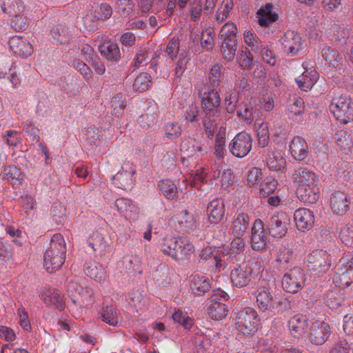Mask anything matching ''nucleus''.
<instances>
[{
  "label": "nucleus",
  "mask_w": 353,
  "mask_h": 353,
  "mask_svg": "<svg viewBox=\"0 0 353 353\" xmlns=\"http://www.w3.org/2000/svg\"><path fill=\"white\" fill-rule=\"evenodd\" d=\"M67 294L71 300L70 305L73 315L80 316L81 311L94 303V291L84 279H72L67 285Z\"/></svg>",
  "instance_id": "f257e3e1"
},
{
  "label": "nucleus",
  "mask_w": 353,
  "mask_h": 353,
  "mask_svg": "<svg viewBox=\"0 0 353 353\" xmlns=\"http://www.w3.org/2000/svg\"><path fill=\"white\" fill-rule=\"evenodd\" d=\"M160 250L173 260L186 261L190 259L195 248L193 244L185 238L165 236L160 243Z\"/></svg>",
  "instance_id": "f03ea898"
},
{
  "label": "nucleus",
  "mask_w": 353,
  "mask_h": 353,
  "mask_svg": "<svg viewBox=\"0 0 353 353\" xmlns=\"http://www.w3.org/2000/svg\"><path fill=\"white\" fill-rule=\"evenodd\" d=\"M65 253L66 243L63 236L59 233L54 234L43 256L46 270L50 273L59 270L65 261Z\"/></svg>",
  "instance_id": "7ed1b4c3"
},
{
  "label": "nucleus",
  "mask_w": 353,
  "mask_h": 353,
  "mask_svg": "<svg viewBox=\"0 0 353 353\" xmlns=\"http://www.w3.org/2000/svg\"><path fill=\"white\" fill-rule=\"evenodd\" d=\"M230 280L232 284L237 288L247 285L252 277L259 272V265L255 259H251L247 262L236 263L231 267Z\"/></svg>",
  "instance_id": "20e7f679"
},
{
  "label": "nucleus",
  "mask_w": 353,
  "mask_h": 353,
  "mask_svg": "<svg viewBox=\"0 0 353 353\" xmlns=\"http://www.w3.org/2000/svg\"><path fill=\"white\" fill-rule=\"evenodd\" d=\"M333 283L339 288L348 287L353 283V256L344 254L339 260L333 276Z\"/></svg>",
  "instance_id": "39448f33"
},
{
  "label": "nucleus",
  "mask_w": 353,
  "mask_h": 353,
  "mask_svg": "<svg viewBox=\"0 0 353 353\" xmlns=\"http://www.w3.org/2000/svg\"><path fill=\"white\" fill-rule=\"evenodd\" d=\"M305 263L316 274L326 272L332 266V256L325 250L315 248L307 254Z\"/></svg>",
  "instance_id": "423d86ee"
},
{
  "label": "nucleus",
  "mask_w": 353,
  "mask_h": 353,
  "mask_svg": "<svg viewBox=\"0 0 353 353\" xmlns=\"http://www.w3.org/2000/svg\"><path fill=\"white\" fill-rule=\"evenodd\" d=\"M330 110L337 121L343 124L353 121V101L347 96H340L332 99Z\"/></svg>",
  "instance_id": "0eeeda50"
},
{
  "label": "nucleus",
  "mask_w": 353,
  "mask_h": 353,
  "mask_svg": "<svg viewBox=\"0 0 353 353\" xmlns=\"http://www.w3.org/2000/svg\"><path fill=\"white\" fill-rule=\"evenodd\" d=\"M258 314L252 307L240 310L236 317V328L243 334L254 332L258 325Z\"/></svg>",
  "instance_id": "6e6552de"
},
{
  "label": "nucleus",
  "mask_w": 353,
  "mask_h": 353,
  "mask_svg": "<svg viewBox=\"0 0 353 353\" xmlns=\"http://www.w3.org/2000/svg\"><path fill=\"white\" fill-rule=\"evenodd\" d=\"M305 277L300 267H294L286 272L282 279L283 289L289 293H296L305 285Z\"/></svg>",
  "instance_id": "1a4fd4ad"
},
{
  "label": "nucleus",
  "mask_w": 353,
  "mask_h": 353,
  "mask_svg": "<svg viewBox=\"0 0 353 353\" xmlns=\"http://www.w3.org/2000/svg\"><path fill=\"white\" fill-rule=\"evenodd\" d=\"M228 297V295L223 291H218L211 296L208 307L211 319L219 321L226 317L228 309L223 301H226Z\"/></svg>",
  "instance_id": "9d476101"
},
{
  "label": "nucleus",
  "mask_w": 353,
  "mask_h": 353,
  "mask_svg": "<svg viewBox=\"0 0 353 353\" xmlns=\"http://www.w3.org/2000/svg\"><path fill=\"white\" fill-rule=\"evenodd\" d=\"M252 147V137L245 132H241L236 134L228 145L230 153L237 158H243L247 156Z\"/></svg>",
  "instance_id": "9b49d317"
},
{
  "label": "nucleus",
  "mask_w": 353,
  "mask_h": 353,
  "mask_svg": "<svg viewBox=\"0 0 353 353\" xmlns=\"http://www.w3.org/2000/svg\"><path fill=\"white\" fill-rule=\"evenodd\" d=\"M331 332V327L327 322L316 320L310 325L307 338L312 344L321 345L327 341Z\"/></svg>",
  "instance_id": "f8f14e48"
},
{
  "label": "nucleus",
  "mask_w": 353,
  "mask_h": 353,
  "mask_svg": "<svg viewBox=\"0 0 353 353\" xmlns=\"http://www.w3.org/2000/svg\"><path fill=\"white\" fill-rule=\"evenodd\" d=\"M220 89L207 86L205 90L201 94V103L205 112L212 113L220 116L219 107L221 105Z\"/></svg>",
  "instance_id": "ddd939ff"
},
{
  "label": "nucleus",
  "mask_w": 353,
  "mask_h": 353,
  "mask_svg": "<svg viewBox=\"0 0 353 353\" xmlns=\"http://www.w3.org/2000/svg\"><path fill=\"white\" fill-rule=\"evenodd\" d=\"M290 218L283 212L273 214L268 222L270 234L276 238H281L288 231Z\"/></svg>",
  "instance_id": "4468645a"
},
{
  "label": "nucleus",
  "mask_w": 353,
  "mask_h": 353,
  "mask_svg": "<svg viewBox=\"0 0 353 353\" xmlns=\"http://www.w3.org/2000/svg\"><path fill=\"white\" fill-rule=\"evenodd\" d=\"M8 45L10 50L21 58H27L34 52L33 46L27 38L22 36L15 35L10 37Z\"/></svg>",
  "instance_id": "2eb2a0df"
},
{
  "label": "nucleus",
  "mask_w": 353,
  "mask_h": 353,
  "mask_svg": "<svg viewBox=\"0 0 353 353\" xmlns=\"http://www.w3.org/2000/svg\"><path fill=\"white\" fill-rule=\"evenodd\" d=\"M117 211L130 223L136 222L139 217V209L132 200L126 198H119L114 202Z\"/></svg>",
  "instance_id": "dca6fc26"
},
{
  "label": "nucleus",
  "mask_w": 353,
  "mask_h": 353,
  "mask_svg": "<svg viewBox=\"0 0 353 353\" xmlns=\"http://www.w3.org/2000/svg\"><path fill=\"white\" fill-rule=\"evenodd\" d=\"M294 220L297 229L303 232L310 230L315 224L314 212L305 208H300L295 210Z\"/></svg>",
  "instance_id": "f3484780"
},
{
  "label": "nucleus",
  "mask_w": 353,
  "mask_h": 353,
  "mask_svg": "<svg viewBox=\"0 0 353 353\" xmlns=\"http://www.w3.org/2000/svg\"><path fill=\"white\" fill-rule=\"evenodd\" d=\"M281 43L284 50L291 56L297 54L302 49V39L294 30H288L281 39Z\"/></svg>",
  "instance_id": "a211bd4d"
},
{
  "label": "nucleus",
  "mask_w": 353,
  "mask_h": 353,
  "mask_svg": "<svg viewBox=\"0 0 353 353\" xmlns=\"http://www.w3.org/2000/svg\"><path fill=\"white\" fill-rule=\"evenodd\" d=\"M214 271L220 272L221 270L226 268L230 263L236 264L239 260L232 253L229 251V248L227 246H222L217 250V254L214 255Z\"/></svg>",
  "instance_id": "6ab92c4d"
},
{
  "label": "nucleus",
  "mask_w": 353,
  "mask_h": 353,
  "mask_svg": "<svg viewBox=\"0 0 353 353\" xmlns=\"http://www.w3.org/2000/svg\"><path fill=\"white\" fill-rule=\"evenodd\" d=\"M50 33L52 38L59 43L69 44L77 34V30L72 24H58L52 28Z\"/></svg>",
  "instance_id": "aec40b11"
},
{
  "label": "nucleus",
  "mask_w": 353,
  "mask_h": 353,
  "mask_svg": "<svg viewBox=\"0 0 353 353\" xmlns=\"http://www.w3.org/2000/svg\"><path fill=\"white\" fill-rule=\"evenodd\" d=\"M256 302L261 311H270L274 308L276 299L266 286L259 287L255 292Z\"/></svg>",
  "instance_id": "412c9836"
},
{
  "label": "nucleus",
  "mask_w": 353,
  "mask_h": 353,
  "mask_svg": "<svg viewBox=\"0 0 353 353\" xmlns=\"http://www.w3.org/2000/svg\"><path fill=\"white\" fill-rule=\"evenodd\" d=\"M251 246L254 250H260L265 248L267 243V235L264 230L263 222L257 219L254 222L252 228Z\"/></svg>",
  "instance_id": "4be33fe9"
},
{
  "label": "nucleus",
  "mask_w": 353,
  "mask_h": 353,
  "mask_svg": "<svg viewBox=\"0 0 353 353\" xmlns=\"http://www.w3.org/2000/svg\"><path fill=\"white\" fill-rule=\"evenodd\" d=\"M88 246L92 250L96 257L104 256L108 249L109 243L105 236L99 232H94L87 239Z\"/></svg>",
  "instance_id": "5701e85b"
},
{
  "label": "nucleus",
  "mask_w": 353,
  "mask_h": 353,
  "mask_svg": "<svg viewBox=\"0 0 353 353\" xmlns=\"http://www.w3.org/2000/svg\"><path fill=\"white\" fill-rule=\"evenodd\" d=\"M225 205L221 199H214L207 206L208 223L214 225L218 224L225 214Z\"/></svg>",
  "instance_id": "b1692460"
},
{
  "label": "nucleus",
  "mask_w": 353,
  "mask_h": 353,
  "mask_svg": "<svg viewBox=\"0 0 353 353\" xmlns=\"http://www.w3.org/2000/svg\"><path fill=\"white\" fill-rule=\"evenodd\" d=\"M330 205L334 213L343 215L350 210V201L346 194L336 191L331 194Z\"/></svg>",
  "instance_id": "393cba45"
},
{
  "label": "nucleus",
  "mask_w": 353,
  "mask_h": 353,
  "mask_svg": "<svg viewBox=\"0 0 353 353\" xmlns=\"http://www.w3.org/2000/svg\"><path fill=\"white\" fill-rule=\"evenodd\" d=\"M293 181L298 187L311 186L318 181V176L306 168H299L292 175Z\"/></svg>",
  "instance_id": "a878e982"
},
{
  "label": "nucleus",
  "mask_w": 353,
  "mask_h": 353,
  "mask_svg": "<svg viewBox=\"0 0 353 353\" xmlns=\"http://www.w3.org/2000/svg\"><path fill=\"white\" fill-rule=\"evenodd\" d=\"M305 70L302 74L296 79L298 87L303 91L307 92L310 90L316 83L319 74L314 69L307 70L308 63L303 62L302 64Z\"/></svg>",
  "instance_id": "bb28decb"
},
{
  "label": "nucleus",
  "mask_w": 353,
  "mask_h": 353,
  "mask_svg": "<svg viewBox=\"0 0 353 353\" xmlns=\"http://www.w3.org/2000/svg\"><path fill=\"white\" fill-rule=\"evenodd\" d=\"M290 334L295 338L303 336L308 328V319L302 314H296L288 321Z\"/></svg>",
  "instance_id": "cd10ccee"
},
{
  "label": "nucleus",
  "mask_w": 353,
  "mask_h": 353,
  "mask_svg": "<svg viewBox=\"0 0 353 353\" xmlns=\"http://www.w3.org/2000/svg\"><path fill=\"white\" fill-rule=\"evenodd\" d=\"M268 168L274 172L284 173L285 172L287 161L278 150H268L265 157Z\"/></svg>",
  "instance_id": "c85d7f7f"
},
{
  "label": "nucleus",
  "mask_w": 353,
  "mask_h": 353,
  "mask_svg": "<svg viewBox=\"0 0 353 353\" xmlns=\"http://www.w3.org/2000/svg\"><path fill=\"white\" fill-rule=\"evenodd\" d=\"M292 252L285 247H281L278 249L273 266L280 271H285L292 265Z\"/></svg>",
  "instance_id": "c756f323"
},
{
  "label": "nucleus",
  "mask_w": 353,
  "mask_h": 353,
  "mask_svg": "<svg viewBox=\"0 0 353 353\" xmlns=\"http://www.w3.org/2000/svg\"><path fill=\"white\" fill-rule=\"evenodd\" d=\"M290 152L292 157L298 161L306 159L308 154V145L304 139L295 137L290 143Z\"/></svg>",
  "instance_id": "7c9ffc66"
},
{
  "label": "nucleus",
  "mask_w": 353,
  "mask_h": 353,
  "mask_svg": "<svg viewBox=\"0 0 353 353\" xmlns=\"http://www.w3.org/2000/svg\"><path fill=\"white\" fill-rule=\"evenodd\" d=\"M256 17L260 26L268 27L276 21L279 16L273 11V5L266 3L257 11Z\"/></svg>",
  "instance_id": "2f4dec72"
},
{
  "label": "nucleus",
  "mask_w": 353,
  "mask_h": 353,
  "mask_svg": "<svg viewBox=\"0 0 353 353\" xmlns=\"http://www.w3.org/2000/svg\"><path fill=\"white\" fill-rule=\"evenodd\" d=\"M296 193L301 201L309 204L315 203L320 196L319 188L316 184L311 186L298 187Z\"/></svg>",
  "instance_id": "473e14b6"
},
{
  "label": "nucleus",
  "mask_w": 353,
  "mask_h": 353,
  "mask_svg": "<svg viewBox=\"0 0 353 353\" xmlns=\"http://www.w3.org/2000/svg\"><path fill=\"white\" fill-rule=\"evenodd\" d=\"M84 272L88 276L99 282L105 280L106 276L103 265L94 261H87L85 263Z\"/></svg>",
  "instance_id": "72a5a7b5"
},
{
  "label": "nucleus",
  "mask_w": 353,
  "mask_h": 353,
  "mask_svg": "<svg viewBox=\"0 0 353 353\" xmlns=\"http://www.w3.org/2000/svg\"><path fill=\"white\" fill-rule=\"evenodd\" d=\"M250 217L244 212L236 214L234 217L231 230L234 236H243L250 225Z\"/></svg>",
  "instance_id": "f704fd0d"
},
{
  "label": "nucleus",
  "mask_w": 353,
  "mask_h": 353,
  "mask_svg": "<svg viewBox=\"0 0 353 353\" xmlns=\"http://www.w3.org/2000/svg\"><path fill=\"white\" fill-rule=\"evenodd\" d=\"M190 282V288L192 292L197 295L205 294L210 288L209 279L203 275H192Z\"/></svg>",
  "instance_id": "c9c22d12"
},
{
  "label": "nucleus",
  "mask_w": 353,
  "mask_h": 353,
  "mask_svg": "<svg viewBox=\"0 0 353 353\" xmlns=\"http://www.w3.org/2000/svg\"><path fill=\"white\" fill-rule=\"evenodd\" d=\"M99 318L103 322L116 327L119 323L120 314L117 309L114 306L106 305L103 307L99 312Z\"/></svg>",
  "instance_id": "e433bc0d"
},
{
  "label": "nucleus",
  "mask_w": 353,
  "mask_h": 353,
  "mask_svg": "<svg viewBox=\"0 0 353 353\" xmlns=\"http://www.w3.org/2000/svg\"><path fill=\"white\" fill-rule=\"evenodd\" d=\"M1 8L9 17L14 14L25 12L26 6L21 0H0Z\"/></svg>",
  "instance_id": "4c0bfd02"
},
{
  "label": "nucleus",
  "mask_w": 353,
  "mask_h": 353,
  "mask_svg": "<svg viewBox=\"0 0 353 353\" xmlns=\"http://www.w3.org/2000/svg\"><path fill=\"white\" fill-rule=\"evenodd\" d=\"M134 174L133 171L119 172L112 177V180L119 188L126 190L134 183Z\"/></svg>",
  "instance_id": "58836bf2"
},
{
  "label": "nucleus",
  "mask_w": 353,
  "mask_h": 353,
  "mask_svg": "<svg viewBox=\"0 0 353 353\" xmlns=\"http://www.w3.org/2000/svg\"><path fill=\"white\" fill-rule=\"evenodd\" d=\"M99 50L101 54L108 60L117 61L120 57L119 48L114 42H105L99 46Z\"/></svg>",
  "instance_id": "ea45409f"
},
{
  "label": "nucleus",
  "mask_w": 353,
  "mask_h": 353,
  "mask_svg": "<svg viewBox=\"0 0 353 353\" xmlns=\"http://www.w3.org/2000/svg\"><path fill=\"white\" fill-rule=\"evenodd\" d=\"M225 135L226 130L225 128H220L216 134L214 154L219 159H223L226 154Z\"/></svg>",
  "instance_id": "a19ab883"
},
{
  "label": "nucleus",
  "mask_w": 353,
  "mask_h": 353,
  "mask_svg": "<svg viewBox=\"0 0 353 353\" xmlns=\"http://www.w3.org/2000/svg\"><path fill=\"white\" fill-rule=\"evenodd\" d=\"M0 177L2 180H7L13 185H19L22 180V174L15 165H8L3 168Z\"/></svg>",
  "instance_id": "79ce46f5"
},
{
  "label": "nucleus",
  "mask_w": 353,
  "mask_h": 353,
  "mask_svg": "<svg viewBox=\"0 0 353 353\" xmlns=\"http://www.w3.org/2000/svg\"><path fill=\"white\" fill-rule=\"evenodd\" d=\"M237 50V40L222 41L221 52L227 61L232 62Z\"/></svg>",
  "instance_id": "37998d69"
},
{
  "label": "nucleus",
  "mask_w": 353,
  "mask_h": 353,
  "mask_svg": "<svg viewBox=\"0 0 353 353\" xmlns=\"http://www.w3.org/2000/svg\"><path fill=\"white\" fill-rule=\"evenodd\" d=\"M153 279L159 286L165 287L170 283V268L165 265H160L154 272Z\"/></svg>",
  "instance_id": "c03bdc74"
},
{
  "label": "nucleus",
  "mask_w": 353,
  "mask_h": 353,
  "mask_svg": "<svg viewBox=\"0 0 353 353\" xmlns=\"http://www.w3.org/2000/svg\"><path fill=\"white\" fill-rule=\"evenodd\" d=\"M157 119V113L155 108L154 107H150L144 113L139 117L137 123L141 127L148 128L153 125Z\"/></svg>",
  "instance_id": "a18cd8bd"
},
{
  "label": "nucleus",
  "mask_w": 353,
  "mask_h": 353,
  "mask_svg": "<svg viewBox=\"0 0 353 353\" xmlns=\"http://www.w3.org/2000/svg\"><path fill=\"white\" fill-rule=\"evenodd\" d=\"M10 23L11 27L17 32L24 31L29 26V20L25 12L10 17Z\"/></svg>",
  "instance_id": "49530a36"
},
{
  "label": "nucleus",
  "mask_w": 353,
  "mask_h": 353,
  "mask_svg": "<svg viewBox=\"0 0 353 353\" xmlns=\"http://www.w3.org/2000/svg\"><path fill=\"white\" fill-rule=\"evenodd\" d=\"M205 115L203 119V126L207 137L209 139H212L217 128L216 119L219 117V116L214 114V112H205Z\"/></svg>",
  "instance_id": "de8ad7c7"
},
{
  "label": "nucleus",
  "mask_w": 353,
  "mask_h": 353,
  "mask_svg": "<svg viewBox=\"0 0 353 353\" xmlns=\"http://www.w3.org/2000/svg\"><path fill=\"white\" fill-rule=\"evenodd\" d=\"M236 60L241 68L248 70L252 65L253 57L247 48H242L238 51Z\"/></svg>",
  "instance_id": "09e8293b"
},
{
  "label": "nucleus",
  "mask_w": 353,
  "mask_h": 353,
  "mask_svg": "<svg viewBox=\"0 0 353 353\" xmlns=\"http://www.w3.org/2000/svg\"><path fill=\"white\" fill-rule=\"evenodd\" d=\"M151 83V77L148 73H141L134 79L133 89L139 92L146 91Z\"/></svg>",
  "instance_id": "8fccbe9b"
},
{
  "label": "nucleus",
  "mask_w": 353,
  "mask_h": 353,
  "mask_svg": "<svg viewBox=\"0 0 353 353\" xmlns=\"http://www.w3.org/2000/svg\"><path fill=\"white\" fill-rule=\"evenodd\" d=\"M158 186L163 194L168 199H173L177 192L176 185L169 179L159 181Z\"/></svg>",
  "instance_id": "3c124183"
},
{
  "label": "nucleus",
  "mask_w": 353,
  "mask_h": 353,
  "mask_svg": "<svg viewBox=\"0 0 353 353\" xmlns=\"http://www.w3.org/2000/svg\"><path fill=\"white\" fill-rule=\"evenodd\" d=\"M278 186V181L274 178L270 176L265 178L260 184V194L264 197L272 194Z\"/></svg>",
  "instance_id": "603ef678"
},
{
  "label": "nucleus",
  "mask_w": 353,
  "mask_h": 353,
  "mask_svg": "<svg viewBox=\"0 0 353 353\" xmlns=\"http://www.w3.org/2000/svg\"><path fill=\"white\" fill-rule=\"evenodd\" d=\"M304 101L302 98L292 96L288 101V110L295 116L301 115L304 112Z\"/></svg>",
  "instance_id": "864d4df0"
},
{
  "label": "nucleus",
  "mask_w": 353,
  "mask_h": 353,
  "mask_svg": "<svg viewBox=\"0 0 353 353\" xmlns=\"http://www.w3.org/2000/svg\"><path fill=\"white\" fill-rule=\"evenodd\" d=\"M199 217L198 214H190L188 211L183 212L179 223L183 224V226L188 229L194 230L199 225Z\"/></svg>",
  "instance_id": "5fc2aeb1"
},
{
  "label": "nucleus",
  "mask_w": 353,
  "mask_h": 353,
  "mask_svg": "<svg viewBox=\"0 0 353 353\" xmlns=\"http://www.w3.org/2000/svg\"><path fill=\"white\" fill-rule=\"evenodd\" d=\"M222 77V66L220 65H214L210 69L208 75V81L207 86L216 88L219 86Z\"/></svg>",
  "instance_id": "6e6d98bb"
},
{
  "label": "nucleus",
  "mask_w": 353,
  "mask_h": 353,
  "mask_svg": "<svg viewBox=\"0 0 353 353\" xmlns=\"http://www.w3.org/2000/svg\"><path fill=\"white\" fill-rule=\"evenodd\" d=\"M334 138L336 144L342 149H348L352 144L351 135L345 130H338Z\"/></svg>",
  "instance_id": "4d7b16f0"
},
{
  "label": "nucleus",
  "mask_w": 353,
  "mask_h": 353,
  "mask_svg": "<svg viewBox=\"0 0 353 353\" xmlns=\"http://www.w3.org/2000/svg\"><path fill=\"white\" fill-rule=\"evenodd\" d=\"M259 144L264 148L268 145L270 139L269 125L267 122H262L256 128Z\"/></svg>",
  "instance_id": "13d9d810"
},
{
  "label": "nucleus",
  "mask_w": 353,
  "mask_h": 353,
  "mask_svg": "<svg viewBox=\"0 0 353 353\" xmlns=\"http://www.w3.org/2000/svg\"><path fill=\"white\" fill-rule=\"evenodd\" d=\"M165 136L168 140H173L179 138L182 132L181 125L178 123L169 122L164 127Z\"/></svg>",
  "instance_id": "bf43d9fd"
},
{
  "label": "nucleus",
  "mask_w": 353,
  "mask_h": 353,
  "mask_svg": "<svg viewBox=\"0 0 353 353\" xmlns=\"http://www.w3.org/2000/svg\"><path fill=\"white\" fill-rule=\"evenodd\" d=\"M236 27L233 23L228 22L221 28L219 32V37L223 41H229L230 39H236Z\"/></svg>",
  "instance_id": "052dcab7"
},
{
  "label": "nucleus",
  "mask_w": 353,
  "mask_h": 353,
  "mask_svg": "<svg viewBox=\"0 0 353 353\" xmlns=\"http://www.w3.org/2000/svg\"><path fill=\"white\" fill-rule=\"evenodd\" d=\"M233 6L234 3L232 0H223L216 10V20L221 22L226 19L230 12L232 10Z\"/></svg>",
  "instance_id": "680f3d73"
},
{
  "label": "nucleus",
  "mask_w": 353,
  "mask_h": 353,
  "mask_svg": "<svg viewBox=\"0 0 353 353\" xmlns=\"http://www.w3.org/2000/svg\"><path fill=\"white\" fill-rule=\"evenodd\" d=\"M205 176L206 173L203 168L199 167L195 170H191L190 172L191 179L190 185L196 188H199L201 184L204 182Z\"/></svg>",
  "instance_id": "e2e57ef3"
},
{
  "label": "nucleus",
  "mask_w": 353,
  "mask_h": 353,
  "mask_svg": "<svg viewBox=\"0 0 353 353\" xmlns=\"http://www.w3.org/2000/svg\"><path fill=\"white\" fill-rule=\"evenodd\" d=\"M44 301L47 305H53L60 311L63 308L62 296L57 290L50 292Z\"/></svg>",
  "instance_id": "0e129e2a"
},
{
  "label": "nucleus",
  "mask_w": 353,
  "mask_h": 353,
  "mask_svg": "<svg viewBox=\"0 0 353 353\" xmlns=\"http://www.w3.org/2000/svg\"><path fill=\"white\" fill-rule=\"evenodd\" d=\"M321 54L323 59L333 66H335L341 59L340 55L335 50L326 46L323 48Z\"/></svg>",
  "instance_id": "69168bd1"
},
{
  "label": "nucleus",
  "mask_w": 353,
  "mask_h": 353,
  "mask_svg": "<svg viewBox=\"0 0 353 353\" xmlns=\"http://www.w3.org/2000/svg\"><path fill=\"white\" fill-rule=\"evenodd\" d=\"M339 237L342 242L350 247H353V226L346 225L340 232Z\"/></svg>",
  "instance_id": "338daca9"
},
{
  "label": "nucleus",
  "mask_w": 353,
  "mask_h": 353,
  "mask_svg": "<svg viewBox=\"0 0 353 353\" xmlns=\"http://www.w3.org/2000/svg\"><path fill=\"white\" fill-rule=\"evenodd\" d=\"M350 344L345 340L336 343L330 350L329 353H352Z\"/></svg>",
  "instance_id": "774afa93"
}]
</instances>
